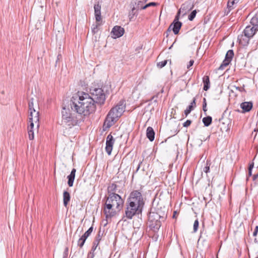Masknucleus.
<instances>
[{
	"instance_id": "f257e3e1",
	"label": "nucleus",
	"mask_w": 258,
	"mask_h": 258,
	"mask_svg": "<svg viewBox=\"0 0 258 258\" xmlns=\"http://www.w3.org/2000/svg\"><path fill=\"white\" fill-rule=\"evenodd\" d=\"M71 108L75 113L81 115L84 119L96 110V105L90 95L84 92H78L71 100Z\"/></svg>"
},
{
	"instance_id": "f03ea898",
	"label": "nucleus",
	"mask_w": 258,
	"mask_h": 258,
	"mask_svg": "<svg viewBox=\"0 0 258 258\" xmlns=\"http://www.w3.org/2000/svg\"><path fill=\"white\" fill-rule=\"evenodd\" d=\"M123 201L121 197L115 193L109 194L104 207L103 212L107 219L115 216L121 209Z\"/></svg>"
},
{
	"instance_id": "7ed1b4c3",
	"label": "nucleus",
	"mask_w": 258,
	"mask_h": 258,
	"mask_svg": "<svg viewBox=\"0 0 258 258\" xmlns=\"http://www.w3.org/2000/svg\"><path fill=\"white\" fill-rule=\"evenodd\" d=\"M125 108L124 101L121 100L110 110L104 121L103 131L107 130L118 120L124 112Z\"/></svg>"
},
{
	"instance_id": "20e7f679",
	"label": "nucleus",
	"mask_w": 258,
	"mask_h": 258,
	"mask_svg": "<svg viewBox=\"0 0 258 258\" xmlns=\"http://www.w3.org/2000/svg\"><path fill=\"white\" fill-rule=\"evenodd\" d=\"M61 113V122L62 124L64 126L72 127L83 121L81 115H79L75 112L74 113H70V110L66 109L65 108H63Z\"/></svg>"
},
{
	"instance_id": "39448f33",
	"label": "nucleus",
	"mask_w": 258,
	"mask_h": 258,
	"mask_svg": "<svg viewBox=\"0 0 258 258\" xmlns=\"http://www.w3.org/2000/svg\"><path fill=\"white\" fill-rule=\"evenodd\" d=\"M126 206L124 216L128 219H132L134 216L141 214L144 207L127 202L126 203Z\"/></svg>"
},
{
	"instance_id": "423d86ee",
	"label": "nucleus",
	"mask_w": 258,
	"mask_h": 258,
	"mask_svg": "<svg viewBox=\"0 0 258 258\" xmlns=\"http://www.w3.org/2000/svg\"><path fill=\"white\" fill-rule=\"evenodd\" d=\"M165 218L164 214L161 215L157 212L151 211L148 216L149 221L151 223L150 226L158 229L161 226V220L164 221Z\"/></svg>"
},
{
	"instance_id": "0eeeda50",
	"label": "nucleus",
	"mask_w": 258,
	"mask_h": 258,
	"mask_svg": "<svg viewBox=\"0 0 258 258\" xmlns=\"http://www.w3.org/2000/svg\"><path fill=\"white\" fill-rule=\"evenodd\" d=\"M90 94L91 98L93 99L94 104H104L106 99V96L102 88L91 89Z\"/></svg>"
},
{
	"instance_id": "6e6552de",
	"label": "nucleus",
	"mask_w": 258,
	"mask_h": 258,
	"mask_svg": "<svg viewBox=\"0 0 258 258\" xmlns=\"http://www.w3.org/2000/svg\"><path fill=\"white\" fill-rule=\"evenodd\" d=\"M127 203L135 204L137 205L144 207L145 203L141 193L138 190L133 191L127 199Z\"/></svg>"
},
{
	"instance_id": "1a4fd4ad",
	"label": "nucleus",
	"mask_w": 258,
	"mask_h": 258,
	"mask_svg": "<svg viewBox=\"0 0 258 258\" xmlns=\"http://www.w3.org/2000/svg\"><path fill=\"white\" fill-rule=\"evenodd\" d=\"M34 99L31 98L29 100L28 102V107H29V120L34 119V122L37 123V126H39V112L38 111H37L34 106V102H33Z\"/></svg>"
},
{
	"instance_id": "9d476101",
	"label": "nucleus",
	"mask_w": 258,
	"mask_h": 258,
	"mask_svg": "<svg viewBox=\"0 0 258 258\" xmlns=\"http://www.w3.org/2000/svg\"><path fill=\"white\" fill-rule=\"evenodd\" d=\"M179 17L178 15H176L173 22L170 25L167 31L166 36H168V32L173 31L174 34H177L181 27L182 23L179 21Z\"/></svg>"
},
{
	"instance_id": "9b49d317",
	"label": "nucleus",
	"mask_w": 258,
	"mask_h": 258,
	"mask_svg": "<svg viewBox=\"0 0 258 258\" xmlns=\"http://www.w3.org/2000/svg\"><path fill=\"white\" fill-rule=\"evenodd\" d=\"M194 7V4L191 0H189L183 4L179 10L177 15L182 14L183 16L186 14L187 12L191 10Z\"/></svg>"
},
{
	"instance_id": "f8f14e48",
	"label": "nucleus",
	"mask_w": 258,
	"mask_h": 258,
	"mask_svg": "<svg viewBox=\"0 0 258 258\" xmlns=\"http://www.w3.org/2000/svg\"><path fill=\"white\" fill-rule=\"evenodd\" d=\"M114 143V139L111 134H109L106 138L105 150L108 155H110L112 150L113 145Z\"/></svg>"
},
{
	"instance_id": "ddd939ff",
	"label": "nucleus",
	"mask_w": 258,
	"mask_h": 258,
	"mask_svg": "<svg viewBox=\"0 0 258 258\" xmlns=\"http://www.w3.org/2000/svg\"><path fill=\"white\" fill-rule=\"evenodd\" d=\"M124 33V29L121 26H115L111 31V34H112V37L114 38H119L122 36Z\"/></svg>"
},
{
	"instance_id": "4468645a",
	"label": "nucleus",
	"mask_w": 258,
	"mask_h": 258,
	"mask_svg": "<svg viewBox=\"0 0 258 258\" xmlns=\"http://www.w3.org/2000/svg\"><path fill=\"white\" fill-rule=\"evenodd\" d=\"M257 31L258 29L251 26V25H248L245 27L243 31V33L245 34V36L251 38Z\"/></svg>"
},
{
	"instance_id": "2eb2a0df",
	"label": "nucleus",
	"mask_w": 258,
	"mask_h": 258,
	"mask_svg": "<svg viewBox=\"0 0 258 258\" xmlns=\"http://www.w3.org/2000/svg\"><path fill=\"white\" fill-rule=\"evenodd\" d=\"M94 9L96 21L100 22L102 19L101 13V5L99 3H98L97 4H95L94 5Z\"/></svg>"
},
{
	"instance_id": "dca6fc26",
	"label": "nucleus",
	"mask_w": 258,
	"mask_h": 258,
	"mask_svg": "<svg viewBox=\"0 0 258 258\" xmlns=\"http://www.w3.org/2000/svg\"><path fill=\"white\" fill-rule=\"evenodd\" d=\"M250 38H251L249 37L245 36V34H242L240 35H238V40L239 43L241 45L244 46L247 45L248 44L249 39Z\"/></svg>"
},
{
	"instance_id": "f3484780",
	"label": "nucleus",
	"mask_w": 258,
	"mask_h": 258,
	"mask_svg": "<svg viewBox=\"0 0 258 258\" xmlns=\"http://www.w3.org/2000/svg\"><path fill=\"white\" fill-rule=\"evenodd\" d=\"M253 104L252 102H244L240 104V107L242 108V113L249 112L252 107Z\"/></svg>"
},
{
	"instance_id": "a211bd4d",
	"label": "nucleus",
	"mask_w": 258,
	"mask_h": 258,
	"mask_svg": "<svg viewBox=\"0 0 258 258\" xmlns=\"http://www.w3.org/2000/svg\"><path fill=\"white\" fill-rule=\"evenodd\" d=\"M76 172V169L75 168H73L70 174L68 176L67 178L68 179V184L70 187H72L73 185L75 177V173Z\"/></svg>"
},
{
	"instance_id": "6ab92c4d",
	"label": "nucleus",
	"mask_w": 258,
	"mask_h": 258,
	"mask_svg": "<svg viewBox=\"0 0 258 258\" xmlns=\"http://www.w3.org/2000/svg\"><path fill=\"white\" fill-rule=\"evenodd\" d=\"M146 136L151 142L154 141L155 138V132L152 127H148L146 131Z\"/></svg>"
},
{
	"instance_id": "aec40b11",
	"label": "nucleus",
	"mask_w": 258,
	"mask_h": 258,
	"mask_svg": "<svg viewBox=\"0 0 258 258\" xmlns=\"http://www.w3.org/2000/svg\"><path fill=\"white\" fill-rule=\"evenodd\" d=\"M71 197L69 192L64 191L63 193V203L65 207H67L70 201Z\"/></svg>"
},
{
	"instance_id": "412c9836",
	"label": "nucleus",
	"mask_w": 258,
	"mask_h": 258,
	"mask_svg": "<svg viewBox=\"0 0 258 258\" xmlns=\"http://www.w3.org/2000/svg\"><path fill=\"white\" fill-rule=\"evenodd\" d=\"M250 25L252 27L258 29V11L252 17L250 20Z\"/></svg>"
},
{
	"instance_id": "4be33fe9",
	"label": "nucleus",
	"mask_w": 258,
	"mask_h": 258,
	"mask_svg": "<svg viewBox=\"0 0 258 258\" xmlns=\"http://www.w3.org/2000/svg\"><path fill=\"white\" fill-rule=\"evenodd\" d=\"M203 81L204 83L203 89L205 91H207L210 87V82L209 77L207 76H205L203 78Z\"/></svg>"
},
{
	"instance_id": "5701e85b",
	"label": "nucleus",
	"mask_w": 258,
	"mask_h": 258,
	"mask_svg": "<svg viewBox=\"0 0 258 258\" xmlns=\"http://www.w3.org/2000/svg\"><path fill=\"white\" fill-rule=\"evenodd\" d=\"M202 121L205 126H209L212 123V118L210 116H208L204 117Z\"/></svg>"
},
{
	"instance_id": "b1692460",
	"label": "nucleus",
	"mask_w": 258,
	"mask_h": 258,
	"mask_svg": "<svg viewBox=\"0 0 258 258\" xmlns=\"http://www.w3.org/2000/svg\"><path fill=\"white\" fill-rule=\"evenodd\" d=\"M230 62L231 61L229 59H224L220 66L219 67L218 70H223L225 67L229 65Z\"/></svg>"
},
{
	"instance_id": "393cba45",
	"label": "nucleus",
	"mask_w": 258,
	"mask_h": 258,
	"mask_svg": "<svg viewBox=\"0 0 258 258\" xmlns=\"http://www.w3.org/2000/svg\"><path fill=\"white\" fill-rule=\"evenodd\" d=\"M148 153L146 152H144L143 155L144 157V159L147 161H151L153 160L155 158V156L154 154L150 153L148 156H147L146 157H145L146 155H147Z\"/></svg>"
},
{
	"instance_id": "a878e982",
	"label": "nucleus",
	"mask_w": 258,
	"mask_h": 258,
	"mask_svg": "<svg viewBox=\"0 0 258 258\" xmlns=\"http://www.w3.org/2000/svg\"><path fill=\"white\" fill-rule=\"evenodd\" d=\"M101 23L100 22H96V24L95 25H93V27L92 28V32L93 34L96 33L99 29V27L101 26Z\"/></svg>"
},
{
	"instance_id": "bb28decb",
	"label": "nucleus",
	"mask_w": 258,
	"mask_h": 258,
	"mask_svg": "<svg viewBox=\"0 0 258 258\" xmlns=\"http://www.w3.org/2000/svg\"><path fill=\"white\" fill-rule=\"evenodd\" d=\"M234 56V52L233 50H229L226 54L225 59H229L231 61Z\"/></svg>"
},
{
	"instance_id": "cd10ccee",
	"label": "nucleus",
	"mask_w": 258,
	"mask_h": 258,
	"mask_svg": "<svg viewBox=\"0 0 258 258\" xmlns=\"http://www.w3.org/2000/svg\"><path fill=\"white\" fill-rule=\"evenodd\" d=\"M117 185L115 183H112L108 187V191L109 193H114L116 190Z\"/></svg>"
},
{
	"instance_id": "c85d7f7f",
	"label": "nucleus",
	"mask_w": 258,
	"mask_h": 258,
	"mask_svg": "<svg viewBox=\"0 0 258 258\" xmlns=\"http://www.w3.org/2000/svg\"><path fill=\"white\" fill-rule=\"evenodd\" d=\"M87 238L82 235L78 240V245L80 247H82L86 241Z\"/></svg>"
},
{
	"instance_id": "c756f323",
	"label": "nucleus",
	"mask_w": 258,
	"mask_h": 258,
	"mask_svg": "<svg viewBox=\"0 0 258 258\" xmlns=\"http://www.w3.org/2000/svg\"><path fill=\"white\" fill-rule=\"evenodd\" d=\"M149 163L148 162H140L138 165L137 170H139L142 166H143L142 170L145 171L146 170L145 166H147L148 168L149 167Z\"/></svg>"
},
{
	"instance_id": "7c9ffc66",
	"label": "nucleus",
	"mask_w": 258,
	"mask_h": 258,
	"mask_svg": "<svg viewBox=\"0 0 258 258\" xmlns=\"http://www.w3.org/2000/svg\"><path fill=\"white\" fill-rule=\"evenodd\" d=\"M211 164V162H206V163L204 164V166L203 168V171H204L206 173L209 172Z\"/></svg>"
},
{
	"instance_id": "2f4dec72",
	"label": "nucleus",
	"mask_w": 258,
	"mask_h": 258,
	"mask_svg": "<svg viewBox=\"0 0 258 258\" xmlns=\"http://www.w3.org/2000/svg\"><path fill=\"white\" fill-rule=\"evenodd\" d=\"M158 5V4L157 3L151 2V3H149V4H146L144 6L142 7L141 9V10H145V9H147L148 7H151V6H157Z\"/></svg>"
},
{
	"instance_id": "473e14b6",
	"label": "nucleus",
	"mask_w": 258,
	"mask_h": 258,
	"mask_svg": "<svg viewBox=\"0 0 258 258\" xmlns=\"http://www.w3.org/2000/svg\"><path fill=\"white\" fill-rule=\"evenodd\" d=\"M254 167V162H252L251 164H249L248 167V174L247 176V180L248 179L249 177L252 175V170Z\"/></svg>"
},
{
	"instance_id": "72a5a7b5",
	"label": "nucleus",
	"mask_w": 258,
	"mask_h": 258,
	"mask_svg": "<svg viewBox=\"0 0 258 258\" xmlns=\"http://www.w3.org/2000/svg\"><path fill=\"white\" fill-rule=\"evenodd\" d=\"M196 14H197V11L196 10L192 11L188 16V20L190 21H192L194 19V18H195Z\"/></svg>"
},
{
	"instance_id": "f704fd0d",
	"label": "nucleus",
	"mask_w": 258,
	"mask_h": 258,
	"mask_svg": "<svg viewBox=\"0 0 258 258\" xmlns=\"http://www.w3.org/2000/svg\"><path fill=\"white\" fill-rule=\"evenodd\" d=\"M93 230V226L90 227L89 229L85 232V233L83 235L84 237L86 238H88V237L89 236V235L91 234V233L92 232Z\"/></svg>"
},
{
	"instance_id": "c9c22d12",
	"label": "nucleus",
	"mask_w": 258,
	"mask_h": 258,
	"mask_svg": "<svg viewBox=\"0 0 258 258\" xmlns=\"http://www.w3.org/2000/svg\"><path fill=\"white\" fill-rule=\"evenodd\" d=\"M237 3L235 0H229L227 3V7L230 10L233 8V5Z\"/></svg>"
},
{
	"instance_id": "e433bc0d",
	"label": "nucleus",
	"mask_w": 258,
	"mask_h": 258,
	"mask_svg": "<svg viewBox=\"0 0 258 258\" xmlns=\"http://www.w3.org/2000/svg\"><path fill=\"white\" fill-rule=\"evenodd\" d=\"M199 221L198 219L195 221L194 224V227H193V231L194 232H196L198 230V227H199Z\"/></svg>"
},
{
	"instance_id": "4c0bfd02",
	"label": "nucleus",
	"mask_w": 258,
	"mask_h": 258,
	"mask_svg": "<svg viewBox=\"0 0 258 258\" xmlns=\"http://www.w3.org/2000/svg\"><path fill=\"white\" fill-rule=\"evenodd\" d=\"M167 60H163V61H160V62H159L158 63H157V66L159 68H162L167 64Z\"/></svg>"
},
{
	"instance_id": "58836bf2",
	"label": "nucleus",
	"mask_w": 258,
	"mask_h": 258,
	"mask_svg": "<svg viewBox=\"0 0 258 258\" xmlns=\"http://www.w3.org/2000/svg\"><path fill=\"white\" fill-rule=\"evenodd\" d=\"M193 109L194 108L191 107V105H189L184 110V114L185 116H187Z\"/></svg>"
},
{
	"instance_id": "ea45409f",
	"label": "nucleus",
	"mask_w": 258,
	"mask_h": 258,
	"mask_svg": "<svg viewBox=\"0 0 258 258\" xmlns=\"http://www.w3.org/2000/svg\"><path fill=\"white\" fill-rule=\"evenodd\" d=\"M28 136L29 139L30 140H32L34 139V132L33 130H28Z\"/></svg>"
},
{
	"instance_id": "a19ab883",
	"label": "nucleus",
	"mask_w": 258,
	"mask_h": 258,
	"mask_svg": "<svg viewBox=\"0 0 258 258\" xmlns=\"http://www.w3.org/2000/svg\"><path fill=\"white\" fill-rule=\"evenodd\" d=\"M101 236L99 234H98L95 237V239L93 242V244H94L95 245L96 244L97 245H98L99 242L101 240Z\"/></svg>"
},
{
	"instance_id": "79ce46f5",
	"label": "nucleus",
	"mask_w": 258,
	"mask_h": 258,
	"mask_svg": "<svg viewBox=\"0 0 258 258\" xmlns=\"http://www.w3.org/2000/svg\"><path fill=\"white\" fill-rule=\"evenodd\" d=\"M135 8L134 7L132 9L131 12L128 15V18L130 21H131L134 17V16L135 15Z\"/></svg>"
},
{
	"instance_id": "37998d69",
	"label": "nucleus",
	"mask_w": 258,
	"mask_h": 258,
	"mask_svg": "<svg viewBox=\"0 0 258 258\" xmlns=\"http://www.w3.org/2000/svg\"><path fill=\"white\" fill-rule=\"evenodd\" d=\"M203 109L205 112H206L207 111L206 99L205 98H204L203 99Z\"/></svg>"
},
{
	"instance_id": "c03bdc74",
	"label": "nucleus",
	"mask_w": 258,
	"mask_h": 258,
	"mask_svg": "<svg viewBox=\"0 0 258 258\" xmlns=\"http://www.w3.org/2000/svg\"><path fill=\"white\" fill-rule=\"evenodd\" d=\"M29 122H30V125L28 126V130H33L34 127V119L29 120Z\"/></svg>"
},
{
	"instance_id": "a18cd8bd",
	"label": "nucleus",
	"mask_w": 258,
	"mask_h": 258,
	"mask_svg": "<svg viewBox=\"0 0 258 258\" xmlns=\"http://www.w3.org/2000/svg\"><path fill=\"white\" fill-rule=\"evenodd\" d=\"M191 123V121L190 120H187L185 122H184L183 124V126L184 127H188L189 126Z\"/></svg>"
},
{
	"instance_id": "49530a36",
	"label": "nucleus",
	"mask_w": 258,
	"mask_h": 258,
	"mask_svg": "<svg viewBox=\"0 0 258 258\" xmlns=\"http://www.w3.org/2000/svg\"><path fill=\"white\" fill-rule=\"evenodd\" d=\"M196 99L194 98L193 99L192 101L190 103V104L189 105H191V107L192 108H194L196 106Z\"/></svg>"
},
{
	"instance_id": "de8ad7c7",
	"label": "nucleus",
	"mask_w": 258,
	"mask_h": 258,
	"mask_svg": "<svg viewBox=\"0 0 258 258\" xmlns=\"http://www.w3.org/2000/svg\"><path fill=\"white\" fill-rule=\"evenodd\" d=\"M94 256V254L93 252L90 251L88 255V258H93Z\"/></svg>"
},
{
	"instance_id": "09e8293b",
	"label": "nucleus",
	"mask_w": 258,
	"mask_h": 258,
	"mask_svg": "<svg viewBox=\"0 0 258 258\" xmlns=\"http://www.w3.org/2000/svg\"><path fill=\"white\" fill-rule=\"evenodd\" d=\"M257 231H258V226H257L255 227L254 231L253 233V236H255L257 235Z\"/></svg>"
},
{
	"instance_id": "8fccbe9b",
	"label": "nucleus",
	"mask_w": 258,
	"mask_h": 258,
	"mask_svg": "<svg viewBox=\"0 0 258 258\" xmlns=\"http://www.w3.org/2000/svg\"><path fill=\"white\" fill-rule=\"evenodd\" d=\"M252 179L253 181H256L258 179V173L253 175Z\"/></svg>"
},
{
	"instance_id": "3c124183",
	"label": "nucleus",
	"mask_w": 258,
	"mask_h": 258,
	"mask_svg": "<svg viewBox=\"0 0 258 258\" xmlns=\"http://www.w3.org/2000/svg\"><path fill=\"white\" fill-rule=\"evenodd\" d=\"M194 61L193 60H190L189 62V64L187 65V68L189 69L191 66H192L194 64Z\"/></svg>"
},
{
	"instance_id": "603ef678",
	"label": "nucleus",
	"mask_w": 258,
	"mask_h": 258,
	"mask_svg": "<svg viewBox=\"0 0 258 258\" xmlns=\"http://www.w3.org/2000/svg\"><path fill=\"white\" fill-rule=\"evenodd\" d=\"M98 246V245H95L94 244H93V245L91 248V250L90 251H92L94 253V251L95 250V249H96L97 247Z\"/></svg>"
},
{
	"instance_id": "864d4df0",
	"label": "nucleus",
	"mask_w": 258,
	"mask_h": 258,
	"mask_svg": "<svg viewBox=\"0 0 258 258\" xmlns=\"http://www.w3.org/2000/svg\"><path fill=\"white\" fill-rule=\"evenodd\" d=\"M68 248L66 247L64 249V252H63V255L64 256H67L68 255Z\"/></svg>"
},
{
	"instance_id": "5fc2aeb1",
	"label": "nucleus",
	"mask_w": 258,
	"mask_h": 258,
	"mask_svg": "<svg viewBox=\"0 0 258 258\" xmlns=\"http://www.w3.org/2000/svg\"><path fill=\"white\" fill-rule=\"evenodd\" d=\"M235 88L237 89V90H240V88L239 87H235Z\"/></svg>"
},
{
	"instance_id": "6e6d98bb",
	"label": "nucleus",
	"mask_w": 258,
	"mask_h": 258,
	"mask_svg": "<svg viewBox=\"0 0 258 258\" xmlns=\"http://www.w3.org/2000/svg\"><path fill=\"white\" fill-rule=\"evenodd\" d=\"M142 3V1H139L138 3V6H139L140 3Z\"/></svg>"
},
{
	"instance_id": "4d7b16f0",
	"label": "nucleus",
	"mask_w": 258,
	"mask_h": 258,
	"mask_svg": "<svg viewBox=\"0 0 258 258\" xmlns=\"http://www.w3.org/2000/svg\"><path fill=\"white\" fill-rule=\"evenodd\" d=\"M254 241L256 243H258V240L256 238L254 239Z\"/></svg>"
},
{
	"instance_id": "13d9d810",
	"label": "nucleus",
	"mask_w": 258,
	"mask_h": 258,
	"mask_svg": "<svg viewBox=\"0 0 258 258\" xmlns=\"http://www.w3.org/2000/svg\"><path fill=\"white\" fill-rule=\"evenodd\" d=\"M148 1V0H143V2H145V3H146V2H147Z\"/></svg>"
},
{
	"instance_id": "bf43d9fd",
	"label": "nucleus",
	"mask_w": 258,
	"mask_h": 258,
	"mask_svg": "<svg viewBox=\"0 0 258 258\" xmlns=\"http://www.w3.org/2000/svg\"><path fill=\"white\" fill-rule=\"evenodd\" d=\"M235 1H236V3H238V2L239 1V0H235Z\"/></svg>"
}]
</instances>
